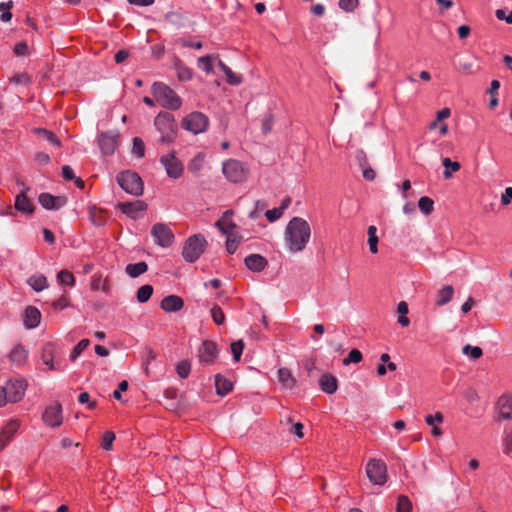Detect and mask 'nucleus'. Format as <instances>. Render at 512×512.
I'll return each mask as SVG.
<instances>
[{
	"mask_svg": "<svg viewBox=\"0 0 512 512\" xmlns=\"http://www.w3.org/2000/svg\"><path fill=\"white\" fill-rule=\"evenodd\" d=\"M119 186L128 194L140 196L143 193V181L138 173L132 171L120 172L117 175Z\"/></svg>",
	"mask_w": 512,
	"mask_h": 512,
	"instance_id": "nucleus-5",
	"label": "nucleus"
},
{
	"mask_svg": "<svg viewBox=\"0 0 512 512\" xmlns=\"http://www.w3.org/2000/svg\"><path fill=\"white\" fill-rule=\"evenodd\" d=\"M222 172L227 180L233 183H240L246 179V170L243 164L235 159L223 162Z\"/></svg>",
	"mask_w": 512,
	"mask_h": 512,
	"instance_id": "nucleus-10",
	"label": "nucleus"
},
{
	"mask_svg": "<svg viewBox=\"0 0 512 512\" xmlns=\"http://www.w3.org/2000/svg\"><path fill=\"white\" fill-rule=\"evenodd\" d=\"M176 371L180 378H187L191 371V365L188 361H180L176 365Z\"/></svg>",
	"mask_w": 512,
	"mask_h": 512,
	"instance_id": "nucleus-45",
	"label": "nucleus"
},
{
	"mask_svg": "<svg viewBox=\"0 0 512 512\" xmlns=\"http://www.w3.org/2000/svg\"><path fill=\"white\" fill-rule=\"evenodd\" d=\"M215 387L217 395L225 396L233 389V384L228 378L222 376L221 374H216Z\"/></svg>",
	"mask_w": 512,
	"mask_h": 512,
	"instance_id": "nucleus-25",
	"label": "nucleus"
},
{
	"mask_svg": "<svg viewBox=\"0 0 512 512\" xmlns=\"http://www.w3.org/2000/svg\"><path fill=\"white\" fill-rule=\"evenodd\" d=\"M27 284L35 291L41 292L48 287V281L43 274H35L27 279Z\"/></svg>",
	"mask_w": 512,
	"mask_h": 512,
	"instance_id": "nucleus-26",
	"label": "nucleus"
},
{
	"mask_svg": "<svg viewBox=\"0 0 512 512\" xmlns=\"http://www.w3.org/2000/svg\"><path fill=\"white\" fill-rule=\"evenodd\" d=\"M397 512H411L412 504L405 495H399L397 498Z\"/></svg>",
	"mask_w": 512,
	"mask_h": 512,
	"instance_id": "nucleus-42",
	"label": "nucleus"
},
{
	"mask_svg": "<svg viewBox=\"0 0 512 512\" xmlns=\"http://www.w3.org/2000/svg\"><path fill=\"white\" fill-rule=\"evenodd\" d=\"M28 51V45L25 42H20L15 45L13 52L17 56H25Z\"/></svg>",
	"mask_w": 512,
	"mask_h": 512,
	"instance_id": "nucleus-63",
	"label": "nucleus"
},
{
	"mask_svg": "<svg viewBox=\"0 0 512 512\" xmlns=\"http://www.w3.org/2000/svg\"><path fill=\"white\" fill-rule=\"evenodd\" d=\"M320 388L327 394H333L337 391V379L331 374L323 375L319 380Z\"/></svg>",
	"mask_w": 512,
	"mask_h": 512,
	"instance_id": "nucleus-24",
	"label": "nucleus"
},
{
	"mask_svg": "<svg viewBox=\"0 0 512 512\" xmlns=\"http://www.w3.org/2000/svg\"><path fill=\"white\" fill-rule=\"evenodd\" d=\"M310 237L311 228L305 219L293 217L288 222L284 232V240L290 252L297 253L303 251Z\"/></svg>",
	"mask_w": 512,
	"mask_h": 512,
	"instance_id": "nucleus-1",
	"label": "nucleus"
},
{
	"mask_svg": "<svg viewBox=\"0 0 512 512\" xmlns=\"http://www.w3.org/2000/svg\"><path fill=\"white\" fill-rule=\"evenodd\" d=\"M418 208L423 214L429 215L434 209V201L428 196H422L418 200Z\"/></svg>",
	"mask_w": 512,
	"mask_h": 512,
	"instance_id": "nucleus-34",
	"label": "nucleus"
},
{
	"mask_svg": "<svg viewBox=\"0 0 512 512\" xmlns=\"http://www.w3.org/2000/svg\"><path fill=\"white\" fill-rule=\"evenodd\" d=\"M27 382L21 378H13L6 381L3 386L9 403H17L23 399L27 389Z\"/></svg>",
	"mask_w": 512,
	"mask_h": 512,
	"instance_id": "nucleus-9",
	"label": "nucleus"
},
{
	"mask_svg": "<svg viewBox=\"0 0 512 512\" xmlns=\"http://www.w3.org/2000/svg\"><path fill=\"white\" fill-rule=\"evenodd\" d=\"M151 236L154 243L161 248L170 247L175 239L173 231L165 223H155L151 227Z\"/></svg>",
	"mask_w": 512,
	"mask_h": 512,
	"instance_id": "nucleus-7",
	"label": "nucleus"
},
{
	"mask_svg": "<svg viewBox=\"0 0 512 512\" xmlns=\"http://www.w3.org/2000/svg\"><path fill=\"white\" fill-rule=\"evenodd\" d=\"M267 206L264 200H257L255 202V208L249 212L250 219H257L260 216L261 211Z\"/></svg>",
	"mask_w": 512,
	"mask_h": 512,
	"instance_id": "nucleus-51",
	"label": "nucleus"
},
{
	"mask_svg": "<svg viewBox=\"0 0 512 512\" xmlns=\"http://www.w3.org/2000/svg\"><path fill=\"white\" fill-rule=\"evenodd\" d=\"M495 15H496L497 19L505 20L506 23L512 24V10L509 12L508 15H506L505 10L497 9L496 12H495Z\"/></svg>",
	"mask_w": 512,
	"mask_h": 512,
	"instance_id": "nucleus-62",
	"label": "nucleus"
},
{
	"mask_svg": "<svg viewBox=\"0 0 512 512\" xmlns=\"http://www.w3.org/2000/svg\"><path fill=\"white\" fill-rule=\"evenodd\" d=\"M366 475L374 485H383L387 480L386 464L381 460H370L366 465Z\"/></svg>",
	"mask_w": 512,
	"mask_h": 512,
	"instance_id": "nucleus-8",
	"label": "nucleus"
},
{
	"mask_svg": "<svg viewBox=\"0 0 512 512\" xmlns=\"http://www.w3.org/2000/svg\"><path fill=\"white\" fill-rule=\"evenodd\" d=\"M161 164L164 166L167 175L170 178L177 179L183 173V165L176 157L175 152H169L160 158Z\"/></svg>",
	"mask_w": 512,
	"mask_h": 512,
	"instance_id": "nucleus-12",
	"label": "nucleus"
},
{
	"mask_svg": "<svg viewBox=\"0 0 512 512\" xmlns=\"http://www.w3.org/2000/svg\"><path fill=\"white\" fill-rule=\"evenodd\" d=\"M90 342L88 339H82L78 342V344L73 348L70 353V359L75 361L82 352L89 346Z\"/></svg>",
	"mask_w": 512,
	"mask_h": 512,
	"instance_id": "nucleus-40",
	"label": "nucleus"
},
{
	"mask_svg": "<svg viewBox=\"0 0 512 512\" xmlns=\"http://www.w3.org/2000/svg\"><path fill=\"white\" fill-rule=\"evenodd\" d=\"M15 209L23 214L29 215L34 211V206L26 196V191L22 190L15 198Z\"/></svg>",
	"mask_w": 512,
	"mask_h": 512,
	"instance_id": "nucleus-21",
	"label": "nucleus"
},
{
	"mask_svg": "<svg viewBox=\"0 0 512 512\" xmlns=\"http://www.w3.org/2000/svg\"><path fill=\"white\" fill-rule=\"evenodd\" d=\"M512 200V187H507L501 196V204L506 206Z\"/></svg>",
	"mask_w": 512,
	"mask_h": 512,
	"instance_id": "nucleus-64",
	"label": "nucleus"
},
{
	"mask_svg": "<svg viewBox=\"0 0 512 512\" xmlns=\"http://www.w3.org/2000/svg\"><path fill=\"white\" fill-rule=\"evenodd\" d=\"M57 280L62 285L74 286L75 285V277L68 270H61L57 274Z\"/></svg>",
	"mask_w": 512,
	"mask_h": 512,
	"instance_id": "nucleus-38",
	"label": "nucleus"
},
{
	"mask_svg": "<svg viewBox=\"0 0 512 512\" xmlns=\"http://www.w3.org/2000/svg\"><path fill=\"white\" fill-rule=\"evenodd\" d=\"M425 422L429 426H435V424H441L443 422V415L440 412H436L435 414L425 416Z\"/></svg>",
	"mask_w": 512,
	"mask_h": 512,
	"instance_id": "nucleus-55",
	"label": "nucleus"
},
{
	"mask_svg": "<svg viewBox=\"0 0 512 512\" xmlns=\"http://www.w3.org/2000/svg\"><path fill=\"white\" fill-rule=\"evenodd\" d=\"M339 8L345 12H354L359 5V0H339Z\"/></svg>",
	"mask_w": 512,
	"mask_h": 512,
	"instance_id": "nucleus-47",
	"label": "nucleus"
},
{
	"mask_svg": "<svg viewBox=\"0 0 512 512\" xmlns=\"http://www.w3.org/2000/svg\"><path fill=\"white\" fill-rule=\"evenodd\" d=\"M407 83L410 85V97L415 96L418 91V89H417L418 82L413 76H407L405 78V80L398 81L396 83V87L404 86Z\"/></svg>",
	"mask_w": 512,
	"mask_h": 512,
	"instance_id": "nucleus-41",
	"label": "nucleus"
},
{
	"mask_svg": "<svg viewBox=\"0 0 512 512\" xmlns=\"http://www.w3.org/2000/svg\"><path fill=\"white\" fill-rule=\"evenodd\" d=\"M41 313L33 306H28L24 313V325L28 329H34L40 324Z\"/></svg>",
	"mask_w": 512,
	"mask_h": 512,
	"instance_id": "nucleus-20",
	"label": "nucleus"
},
{
	"mask_svg": "<svg viewBox=\"0 0 512 512\" xmlns=\"http://www.w3.org/2000/svg\"><path fill=\"white\" fill-rule=\"evenodd\" d=\"M148 270V265L144 261L137 263L128 264L125 268V272L130 278H137L141 274Z\"/></svg>",
	"mask_w": 512,
	"mask_h": 512,
	"instance_id": "nucleus-28",
	"label": "nucleus"
},
{
	"mask_svg": "<svg viewBox=\"0 0 512 512\" xmlns=\"http://www.w3.org/2000/svg\"><path fill=\"white\" fill-rule=\"evenodd\" d=\"M226 236H227L226 250H227V252L229 254H233L237 250V247H238V244H239V240L236 239V238L231 237V234L230 235H226Z\"/></svg>",
	"mask_w": 512,
	"mask_h": 512,
	"instance_id": "nucleus-57",
	"label": "nucleus"
},
{
	"mask_svg": "<svg viewBox=\"0 0 512 512\" xmlns=\"http://www.w3.org/2000/svg\"><path fill=\"white\" fill-rule=\"evenodd\" d=\"M132 154L137 158H143L145 155V144L139 137L133 138Z\"/></svg>",
	"mask_w": 512,
	"mask_h": 512,
	"instance_id": "nucleus-39",
	"label": "nucleus"
},
{
	"mask_svg": "<svg viewBox=\"0 0 512 512\" xmlns=\"http://www.w3.org/2000/svg\"><path fill=\"white\" fill-rule=\"evenodd\" d=\"M128 382L126 380L121 381L118 384V388L113 392V397L116 400L122 399V392H125L128 389Z\"/></svg>",
	"mask_w": 512,
	"mask_h": 512,
	"instance_id": "nucleus-60",
	"label": "nucleus"
},
{
	"mask_svg": "<svg viewBox=\"0 0 512 512\" xmlns=\"http://www.w3.org/2000/svg\"><path fill=\"white\" fill-rule=\"evenodd\" d=\"M154 126L161 134L159 142L170 144L175 141L178 131V124L175 117L166 111H161L154 119Z\"/></svg>",
	"mask_w": 512,
	"mask_h": 512,
	"instance_id": "nucleus-3",
	"label": "nucleus"
},
{
	"mask_svg": "<svg viewBox=\"0 0 512 512\" xmlns=\"http://www.w3.org/2000/svg\"><path fill=\"white\" fill-rule=\"evenodd\" d=\"M278 381L286 389H292L295 386V379L292 376L290 370L285 367H281L277 372Z\"/></svg>",
	"mask_w": 512,
	"mask_h": 512,
	"instance_id": "nucleus-27",
	"label": "nucleus"
},
{
	"mask_svg": "<svg viewBox=\"0 0 512 512\" xmlns=\"http://www.w3.org/2000/svg\"><path fill=\"white\" fill-rule=\"evenodd\" d=\"M35 133H37L39 136L43 137L47 142L59 147L61 145V142L59 138L51 131L45 129V128H36Z\"/></svg>",
	"mask_w": 512,
	"mask_h": 512,
	"instance_id": "nucleus-32",
	"label": "nucleus"
},
{
	"mask_svg": "<svg viewBox=\"0 0 512 512\" xmlns=\"http://www.w3.org/2000/svg\"><path fill=\"white\" fill-rule=\"evenodd\" d=\"M355 161L359 168L363 169L368 166V160L365 152L361 149L357 150L355 153Z\"/></svg>",
	"mask_w": 512,
	"mask_h": 512,
	"instance_id": "nucleus-54",
	"label": "nucleus"
},
{
	"mask_svg": "<svg viewBox=\"0 0 512 512\" xmlns=\"http://www.w3.org/2000/svg\"><path fill=\"white\" fill-rule=\"evenodd\" d=\"M161 308L168 313L178 312L184 306L183 299L177 295H169L162 299Z\"/></svg>",
	"mask_w": 512,
	"mask_h": 512,
	"instance_id": "nucleus-17",
	"label": "nucleus"
},
{
	"mask_svg": "<svg viewBox=\"0 0 512 512\" xmlns=\"http://www.w3.org/2000/svg\"><path fill=\"white\" fill-rule=\"evenodd\" d=\"M198 353L200 362L205 365H210L217 359L219 350L215 342L205 340L199 347Z\"/></svg>",
	"mask_w": 512,
	"mask_h": 512,
	"instance_id": "nucleus-14",
	"label": "nucleus"
},
{
	"mask_svg": "<svg viewBox=\"0 0 512 512\" xmlns=\"http://www.w3.org/2000/svg\"><path fill=\"white\" fill-rule=\"evenodd\" d=\"M78 401L81 404H88V408L91 410L96 407V402L90 401V395L88 392H81L78 396Z\"/></svg>",
	"mask_w": 512,
	"mask_h": 512,
	"instance_id": "nucleus-59",
	"label": "nucleus"
},
{
	"mask_svg": "<svg viewBox=\"0 0 512 512\" xmlns=\"http://www.w3.org/2000/svg\"><path fill=\"white\" fill-rule=\"evenodd\" d=\"M69 306V301L65 296L52 302V307L55 311H62Z\"/></svg>",
	"mask_w": 512,
	"mask_h": 512,
	"instance_id": "nucleus-58",
	"label": "nucleus"
},
{
	"mask_svg": "<svg viewBox=\"0 0 512 512\" xmlns=\"http://www.w3.org/2000/svg\"><path fill=\"white\" fill-rule=\"evenodd\" d=\"M38 202L46 210H59L67 204V199L64 196L43 192L38 196Z\"/></svg>",
	"mask_w": 512,
	"mask_h": 512,
	"instance_id": "nucleus-15",
	"label": "nucleus"
},
{
	"mask_svg": "<svg viewBox=\"0 0 512 512\" xmlns=\"http://www.w3.org/2000/svg\"><path fill=\"white\" fill-rule=\"evenodd\" d=\"M175 69L177 71V76L181 81H188L193 76L192 70L182 64H176Z\"/></svg>",
	"mask_w": 512,
	"mask_h": 512,
	"instance_id": "nucleus-43",
	"label": "nucleus"
},
{
	"mask_svg": "<svg viewBox=\"0 0 512 512\" xmlns=\"http://www.w3.org/2000/svg\"><path fill=\"white\" fill-rule=\"evenodd\" d=\"M503 452L512 458V432L506 433L503 438Z\"/></svg>",
	"mask_w": 512,
	"mask_h": 512,
	"instance_id": "nucleus-52",
	"label": "nucleus"
},
{
	"mask_svg": "<svg viewBox=\"0 0 512 512\" xmlns=\"http://www.w3.org/2000/svg\"><path fill=\"white\" fill-rule=\"evenodd\" d=\"M119 132L117 130H109L106 132H101L98 135L97 141L98 146L105 156L113 155L119 139Z\"/></svg>",
	"mask_w": 512,
	"mask_h": 512,
	"instance_id": "nucleus-11",
	"label": "nucleus"
},
{
	"mask_svg": "<svg viewBox=\"0 0 512 512\" xmlns=\"http://www.w3.org/2000/svg\"><path fill=\"white\" fill-rule=\"evenodd\" d=\"M211 316H212L213 321L217 325H222L225 321V315L219 306H214L211 309Z\"/></svg>",
	"mask_w": 512,
	"mask_h": 512,
	"instance_id": "nucleus-50",
	"label": "nucleus"
},
{
	"mask_svg": "<svg viewBox=\"0 0 512 512\" xmlns=\"http://www.w3.org/2000/svg\"><path fill=\"white\" fill-rule=\"evenodd\" d=\"M164 19L171 25L179 28L183 25V15L176 11H170L165 14Z\"/></svg>",
	"mask_w": 512,
	"mask_h": 512,
	"instance_id": "nucleus-36",
	"label": "nucleus"
},
{
	"mask_svg": "<svg viewBox=\"0 0 512 512\" xmlns=\"http://www.w3.org/2000/svg\"><path fill=\"white\" fill-rule=\"evenodd\" d=\"M272 127H273V117H272V115H267L262 120L261 131L264 135H266L272 131Z\"/></svg>",
	"mask_w": 512,
	"mask_h": 512,
	"instance_id": "nucleus-56",
	"label": "nucleus"
},
{
	"mask_svg": "<svg viewBox=\"0 0 512 512\" xmlns=\"http://www.w3.org/2000/svg\"><path fill=\"white\" fill-rule=\"evenodd\" d=\"M226 82L230 85H239L242 82V76L233 71L226 76Z\"/></svg>",
	"mask_w": 512,
	"mask_h": 512,
	"instance_id": "nucleus-61",
	"label": "nucleus"
},
{
	"mask_svg": "<svg viewBox=\"0 0 512 512\" xmlns=\"http://www.w3.org/2000/svg\"><path fill=\"white\" fill-rule=\"evenodd\" d=\"M496 407L502 419H512V398L510 396L502 395L498 399Z\"/></svg>",
	"mask_w": 512,
	"mask_h": 512,
	"instance_id": "nucleus-19",
	"label": "nucleus"
},
{
	"mask_svg": "<svg viewBox=\"0 0 512 512\" xmlns=\"http://www.w3.org/2000/svg\"><path fill=\"white\" fill-rule=\"evenodd\" d=\"M244 349V343L242 340H238L231 343V352L234 361H239Z\"/></svg>",
	"mask_w": 512,
	"mask_h": 512,
	"instance_id": "nucleus-46",
	"label": "nucleus"
},
{
	"mask_svg": "<svg viewBox=\"0 0 512 512\" xmlns=\"http://www.w3.org/2000/svg\"><path fill=\"white\" fill-rule=\"evenodd\" d=\"M454 293V289L451 285L443 286L437 293L436 305L443 306L450 302Z\"/></svg>",
	"mask_w": 512,
	"mask_h": 512,
	"instance_id": "nucleus-29",
	"label": "nucleus"
},
{
	"mask_svg": "<svg viewBox=\"0 0 512 512\" xmlns=\"http://www.w3.org/2000/svg\"><path fill=\"white\" fill-rule=\"evenodd\" d=\"M377 228L374 225L368 227V245L371 253L375 254L378 252V237L376 235Z\"/></svg>",
	"mask_w": 512,
	"mask_h": 512,
	"instance_id": "nucleus-31",
	"label": "nucleus"
},
{
	"mask_svg": "<svg viewBox=\"0 0 512 512\" xmlns=\"http://www.w3.org/2000/svg\"><path fill=\"white\" fill-rule=\"evenodd\" d=\"M42 419L47 426L52 428L59 427L63 422L62 405L55 403L46 407Z\"/></svg>",
	"mask_w": 512,
	"mask_h": 512,
	"instance_id": "nucleus-13",
	"label": "nucleus"
},
{
	"mask_svg": "<svg viewBox=\"0 0 512 512\" xmlns=\"http://www.w3.org/2000/svg\"><path fill=\"white\" fill-rule=\"evenodd\" d=\"M208 126L209 118L202 112H191L182 119V128L194 135L205 132Z\"/></svg>",
	"mask_w": 512,
	"mask_h": 512,
	"instance_id": "nucleus-6",
	"label": "nucleus"
},
{
	"mask_svg": "<svg viewBox=\"0 0 512 512\" xmlns=\"http://www.w3.org/2000/svg\"><path fill=\"white\" fill-rule=\"evenodd\" d=\"M208 245L202 234H194L188 237L183 245L182 257L188 263L196 262L204 253Z\"/></svg>",
	"mask_w": 512,
	"mask_h": 512,
	"instance_id": "nucleus-4",
	"label": "nucleus"
},
{
	"mask_svg": "<svg viewBox=\"0 0 512 512\" xmlns=\"http://www.w3.org/2000/svg\"><path fill=\"white\" fill-rule=\"evenodd\" d=\"M19 428V423L16 420L9 421L5 426L2 427L1 433L6 439L12 440Z\"/></svg>",
	"mask_w": 512,
	"mask_h": 512,
	"instance_id": "nucleus-35",
	"label": "nucleus"
},
{
	"mask_svg": "<svg viewBox=\"0 0 512 512\" xmlns=\"http://www.w3.org/2000/svg\"><path fill=\"white\" fill-rule=\"evenodd\" d=\"M244 262L246 267L253 272L263 271L268 264L266 258L260 254H250L245 258Z\"/></svg>",
	"mask_w": 512,
	"mask_h": 512,
	"instance_id": "nucleus-18",
	"label": "nucleus"
},
{
	"mask_svg": "<svg viewBox=\"0 0 512 512\" xmlns=\"http://www.w3.org/2000/svg\"><path fill=\"white\" fill-rule=\"evenodd\" d=\"M151 93L156 102L168 110H178L182 106V99L177 93L163 82H154Z\"/></svg>",
	"mask_w": 512,
	"mask_h": 512,
	"instance_id": "nucleus-2",
	"label": "nucleus"
},
{
	"mask_svg": "<svg viewBox=\"0 0 512 512\" xmlns=\"http://www.w3.org/2000/svg\"><path fill=\"white\" fill-rule=\"evenodd\" d=\"M153 294V287L149 284L142 285L138 288L136 298L139 303H146Z\"/></svg>",
	"mask_w": 512,
	"mask_h": 512,
	"instance_id": "nucleus-33",
	"label": "nucleus"
},
{
	"mask_svg": "<svg viewBox=\"0 0 512 512\" xmlns=\"http://www.w3.org/2000/svg\"><path fill=\"white\" fill-rule=\"evenodd\" d=\"M282 215H283V212L281 211V209L279 207L273 208L271 210H267L265 212V217L267 218V220L269 222L277 221L279 218H281Z\"/></svg>",
	"mask_w": 512,
	"mask_h": 512,
	"instance_id": "nucleus-53",
	"label": "nucleus"
},
{
	"mask_svg": "<svg viewBox=\"0 0 512 512\" xmlns=\"http://www.w3.org/2000/svg\"><path fill=\"white\" fill-rule=\"evenodd\" d=\"M118 208L123 214H126L132 219H138L146 210L147 205L140 200L134 202H123L118 204Z\"/></svg>",
	"mask_w": 512,
	"mask_h": 512,
	"instance_id": "nucleus-16",
	"label": "nucleus"
},
{
	"mask_svg": "<svg viewBox=\"0 0 512 512\" xmlns=\"http://www.w3.org/2000/svg\"><path fill=\"white\" fill-rule=\"evenodd\" d=\"M362 360V353L358 349H352L348 356L343 360L344 365L350 363H359Z\"/></svg>",
	"mask_w": 512,
	"mask_h": 512,
	"instance_id": "nucleus-48",
	"label": "nucleus"
},
{
	"mask_svg": "<svg viewBox=\"0 0 512 512\" xmlns=\"http://www.w3.org/2000/svg\"><path fill=\"white\" fill-rule=\"evenodd\" d=\"M27 357L28 351L21 344L15 345L8 354L10 362L17 366L23 365L26 362Z\"/></svg>",
	"mask_w": 512,
	"mask_h": 512,
	"instance_id": "nucleus-22",
	"label": "nucleus"
},
{
	"mask_svg": "<svg viewBox=\"0 0 512 512\" xmlns=\"http://www.w3.org/2000/svg\"><path fill=\"white\" fill-rule=\"evenodd\" d=\"M462 352L465 355H468L472 359H478L482 356V349L478 346H471L469 344L465 345L462 349Z\"/></svg>",
	"mask_w": 512,
	"mask_h": 512,
	"instance_id": "nucleus-44",
	"label": "nucleus"
},
{
	"mask_svg": "<svg viewBox=\"0 0 512 512\" xmlns=\"http://www.w3.org/2000/svg\"><path fill=\"white\" fill-rule=\"evenodd\" d=\"M442 165L445 168V170L443 172V176L446 179L451 178L452 177V172H457L460 169V167H461L459 162L452 161L448 157L443 158Z\"/></svg>",
	"mask_w": 512,
	"mask_h": 512,
	"instance_id": "nucleus-30",
	"label": "nucleus"
},
{
	"mask_svg": "<svg viewBox=\"0 0 512 512\" xmlns=\"http://www.w3.org/2000/svg\"><path fill=\"white\" fill-rule=\"evenodd\" d=\"M212 59L213 55H204L198 58V67L199 69L203 70L207 74H210L213 72V66H212Z\"/></svg>",
	"mask_w": 512,
	"mask_h": 512,
	"instance_id": "nucleus-37",
	"label": "nucleus"
},
{
	"mask_svg": "<svg viewBox=\"0 0 512 512\" xmlns=\"http://www.w3.org/2000/svg\"><path fill=\"white\" fill-rule=\"evenodd\" d=\"M115 440V434L113 432H105L102 438L101 447L106 451L112 449L113 442Z\"/></svg>",
	"mask_w": 512,
	"mask_h": 512,
	"instance_id": "nucleus-49",
	"label": "nucleus"
},
{
	"mask_svg": "<svg viewBox=\"0 0 512 512\" xmlns=\"http://www.w3.org/2000/svg\"><path fill=\"white\" fill-rule=\"evenodd\" d=\"M232 215L233 212L227 210L223 213L222 217L215 223V226L224 235H230L231 231L236 227L235 223L230 219V216Z\"/></svg>",
	"mask_w": 512,
	"mask_h": 512,
	"instance_id": "nucleus-23",
	"label": "nucleus"
}]
</instances>
